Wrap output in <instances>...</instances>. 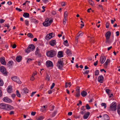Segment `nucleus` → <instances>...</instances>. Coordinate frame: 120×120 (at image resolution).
<instances>
[{"mask_svg":"<svg viewBox=\"0 0 120 120\" xmlns=\"http://www.w3.org/2000/svg\"><path fill=\"white\" fill-rule=\"evenodd\" d=\"M45 79L48 80V81L49 80L50 78L49 76V74L48 73H46V77Z\"/></svg>","mask_w":120,"mask_h":120,"instance_id":"nucleus-34","label":"nucleus"},{"mask_svg":"<svg viewBox=\"0 0 120 120\" xmlns=\"http://www.w3.org/2000/svg\"><path fill=\"white\" fill-rule=\"evenodd\" d=\"M117 112L118 113L120 114V105H119L118 106H117Z\"/></svg>","mask_w":120,"mask_h":120,"instance_id":"nucleus-38","label":"nucleus"},{"mask_svg":"<svg viewBox=\"0 0 120 120\" xmlns=\"http://www.w3.org/2000/svg\"><path fill=\"white\" fill-rule=\"evenodd\" d=\"M99 71L98 70H97L95 71V75H97L99 74Z\"/></svg>","mask_w":120,"mask_h":120,"instance_id":"nucleus-41","label":"nucleus"},{"mask_svg":"<svg viewBox=\"0 0 120 120\" xmlns=\"http://www.w3.org/2000/svg\"><path fill=\"white\" fill-rule=\"evenodd\" d=\"M43 25L45 26H49L50 25V24L49 22H45L43 23Z\"/></svg>","mask_w":120,"mask_h":120,"instance_id":"nucleus-27","label":"nucleus"},{"mask_svg":"<svg viewBox=\"0 0 120 120\" xmlns=\"http://www.w3.org/2000/svg\"><path fill=\"white\" fill-rule=\"evenodd\" d=\"M0 61L1 64L4 65H6V63L4 57H1L0 58Z\"/></svg>","mask_w":120,"mask_h":120,"instance_id":"nucleus-10","label":"nucleus"},{"mask_svg":"<svg viewBox=\"0 0 120 120\" xmlns=\"http://www.w3.org/2000/svg\"><path fill=\"white\" fill-rule=\"evenodd\" d=\"M23 16L25 18H28L29 17V14L27 13H24L23 15Z\"/></svg>","mask_w":120,"mask_h":120,"instance_id":"nucleus-28","label":"nucleus"},{"mask_svg":"<svg viewBox=\"0 0 120 120\" xmlns=\"http://www.w3.org/2000/svg\"><path fill=\"white\" fill-rule=\"evenodd\" d=\"M25 22L26 24L27 25H28L29 24V22L27 20H26L25 21Z\"/></svg>","mask_w":120,"mask_h":120,"instance_id":"nucleus-57","label":"nucleus"},{"mask_svg":"<svg viewBox=\"0 0 120 120\" xmlns=\"http://www.w3.org/2000/svg\"><path fill=\"white\" fill-rule=\"evenodd\" d=\"M35 47L33 44H31L29 45L27 49H26L25 52L27 53H29L31 51H33L35 49Z\"/></svg>","mask_w":120,"mask_h":120,"instance_id":"nucleus-4","label":"nucleus"},{"mask_svg":"<svg viewBox=\"0 0 120 120\" xmlns=\"http://www.w3.org/2000/svg\"><path fill=\"white\" fill-rule=\"evenodd\" d=\"M0 70L1 72L5 75H7L8 72L6 71V68L3 66L0 67Z\"/></svg>","mask_w":120,"mask_h":120,"instance_id":"nucleus-5","label":"nucleus"},{"mask_svg":"<svg viewBox=\"0 0 120 120\" xmlns=\"http://www.w3.org/2000/svg\"><path fill=\"white\" fill-rule=\"evenodd\" d=\"M67 21L66 18H64L63 19V23L65 25Z\"/></svg>","mask_w":120,"mask_h":120,"instance_id":"nucleus-48","label":"nucleus"},{"mask_svg":"<svg viewBox=\"0 0 120 120\" xmlns=\"http://www.w3.org/2000/svg\"><path fill=\"white\" fill-rule=\"evenodd\" d=\"M36 92V91L33 92L31 93L30 95V96L31 97H32L34 94H35Z\"/></svg>","mask_w":120,"mask_h":120,"instance_id":"nucleus-61","label":"nucleus"},{"mask_svg":"<svg viewBox=\"0 0 120 120\" xmlns=\"http://www.w3.org/2000/svg\"><path fill=\"white\" fill-rule=\"evenodd\" d=\"M46 54L47 56L52 58L54 57L56 55V52L55 50H52L47 51Z\"/></svg>","mask_w":120,"mask_h":120,"instance_id":"nucleus-1","label":"nucleus"},{"mask_svg":"<svg viewBox=\"0 0 120 120\" xmlns=\"http://www.w3.org/2000/svg\"><path fill=\"white\" fill-rule=\"evenodd\" d=\"M86 109H90V107L88 104H87L86 106Z\"/></svg>","mask_w":120,"mask_h":120,"instance_id":"nucleus-45","label":"nucleus"},{"mask_svg":"<svg viewBox=\"0 0 120 120\" xmlns=\"http://www.w3.org/2000/svg\"><path fill=\"white\" fill-rule=\"evenodd\" d=\"M89 70H86L85 71L82 72L83 73L84 75H87L89 73Z\"/></svg>","mask_w":120,"mask_h":120,"instance_id":"nucleus-37","label":"nucleus"},{"mask_svg":"<svg viewBox=\"0 0 120 120\" xmlns=\"http://www.w3.org/2000/svg\"><path fill=\"white\" fill-rule=\"evenodd\" d=\"M61 5L62 6H64L65 5V3L64 2H62L61 3Z\"/></svg>","mask_w":120,"mask_h":120,"instance_id":"nucleus-62","label":"nucleus"},{"mask_svg":"<svg viewBox=\"0 0 120 120\" xmlns=\"http://www.w3.org/2000/svg\"><path fill=\"white\" fill-rule=\"evenodd\" d=\"M3 100L4 102H11L12 101L8 97H6L3 98Z\"/></svg>","mask_w":120,"mask_h":120,"instance_id":"nucleus-12","label":"nucleus"},{"mask_svg":"<svg viewBox=\"0 0 120 120\" xmlns=\"http://www.w3.org/2000/svg\"><path fill=\"white\" fill-rule=\"evenodd\" d=\"M3 81L2 79L0 78V86H2L4 85Z\"/></svg>","mask_w":120,"mask_h":120,"instance_id":"nucleus-35","label":"nucleus"},{"mask_svg":"<svg viewBox=\"0 0 120 120\" xmlns=\"http://www.w3.org/2000/svg\"><path fill=\"white\" fill-rule=\"evenodd\" d=\"M109 23L108 22H107L106 24V27L107 28H108L109 27Z\"/></svg>","mask_w":120,"mask_h":120,"instance_id":"nucleus-51","label":"nucleus"},{"mask_svg":"<svg viewBox=\"0 0 120 120\" xmlns=\"http://www.w3.org/2000/svg\"><path fill=\"white\" fill-rule=\"evenodd\" d=\"M116 110V104L115 102H113L111 104L109 107V110L113 111H115Z\"/></svg>","mask_w":120,"mask_h":120,"instance_id":"nucleus-3","label":"nucleus"},{"mask_svg":"<svg viewBox=\"0 0 120 120\" xmlns=\"http://www.w3.org/2000/svg\"><path fill=\"white\" fill-rule=\"evenodd\" d=\"M35 54L36 55L39 57H40L41 56L40 51H35Z\"/></svg>","mask_w":120,"mask_h":120,"instance_id":"nucleus-29","label":"nucleus"},{"mask_svg":"<svg viewBox=\"0 0 120 120\" xmlns=\"http://www.w3.org/2000/svg\"><path fill=\"white\" fill-rule=\"evenodd\" d=\"M23 91L24 92L25 94H26L28 93L29 90L27 88L25 87L23 88Z\"/></svg>","mask_w":120,"mask_h":120,"instance_id":"nucleus-32","label":"nucleus"},{"mask_svg":"<svg viewBox=\"0 0 120 120\" xmlns=\"http://www.w3.org/2000/svg\"><path fill=\"white\" fill-rule=\"evenodd\" d=\"M55 83H52V84L51 86V87H50L51 89H52L53 88V87H54V86H55Z\"/></svg>","mask_w":120,"mask_h":120,"instance_id":"nucleus-52","label":"nucleus"},{"mask_svg":"<svg viewBox=\"0 0 120 120\" xmlns=\"http://www.w3.org/2000/svg\"><path fill=\"white\" fill-rule=\"evenodd\" d=\"M11 79L14 81L18 83L21 84V82L20 81L18 77L16 76H14L11 78Z\"/></svg>","mask_w":120,"mask_h":120,"instance_id":"nucleus-7","label":"nucleus"},{"mask_svg":"<svg viewBox=\"0 0 120 120\" xmlns=\"http://www.w3.org/2000/svg\"><path fill=\"white\" fill-rule=\"evenodd\" d=\"M87 92L84 91H83L81 93V95L83 97H85L87 95Z\"/></svg>","mask_w":120,"mask_h":120,"instance_id":"nucleus-24","label":"nucleus"},{"mask_svg":"<svg viewBox=\"0 0 120 120\" xmlns=\"http://www.w3.org/2000/svg\"><path fill=\"white\" fill-rule=\"evenodd\" d=\"M63 59L66 60V59L65 58L60 59L56 63V66L59 69H62L64 65V60Z\"/></svg>","mask_w":120,"mask_h":120,"instance_id":"nucleus-2","label":"nucleus"},{"mask_svg":"<svg viewBox=\"0 0 120 120\" xmlns=\"http://www.w3.org/2000/svg\"><path fill=\"white\" fill-rule=\"evenodd\" d=\"M12 86H9L7 89L8 92L9 93H11L12 91Z\"/></svg>","mask_w":120,"mask_h":120,"instance_id":"nucleus-25","label":"nucleus"},{"mask_svg":"<svg viewBox=\"0 0 120 120\" xmlns=\"http://www.w3.org/2000/svg\"><path fill=\"white\" fill-rule=\"evenodd\" d=\"M63 52L62 51H60L58 52L57 57L58 58H61L63 56Z\"/></svg>","mask_w":120,"mask_h":120,"instance_id":"nucleus-17","label":"nucleus"},{"mask_svg":"<svg viewBox=\"0 0 120 120\" xmlns=\"http://www.w3.org/2000/svg\"><path fill=\"white\" fill-rule=\"evenodd\" d=\"M6 104L4 103L0 104V108L2 109L5 110Z\"/></svg>","mask_w":120,"mask_h":120,"instance_id":"nucleus-16","label":"nucleus"},{"mask_svg":"<svg viewBox=\"0 0 120 120\" xmlns=\"http://www.w3.org/2000/svg\"><path fill=\"white\" fill-rule=\"evenodd\" d=\"M16 45L15 44H14L13 45L12 47V48H13L14 49V48H16Z\"/></svg>","mask_w":120,"mask_h":120,"instance_id":"nucleus-63","label":"nucleus"},{"mask_svg":"<svg viewBox=\"0 0 120 120\" xmlns=\"http://www.w3.org/2000/svg\"><path fill=\"white\" fill-rule=\"evenodd\" d=\"M14 109V108L12 106L6 104L5 110L9 111L13 110Z\"/></svg>","mask_w":120,"mask_h":120,"instance_id":"nucleus-8","label":"nucleus"},{"mask_svg":"<svg viewBox=\"0 0 120 120\" xmlns=\"http://www.w3.org/2000/svg\"><path fill=\"white\" fill-rule=\"evenodd\" d=\"M5 21V20L3 19H0V23H1L4 22Z\"/></svg>","mask_w":120,"mask_h":120,"instance_id":"nucleus-55","label":"nucleus"},{"mask_svg":"<svg viewBox=\"0 0 120 120\" xmlns=\"http://www.w3.org/2000/svg\"><path fill=\"white\" fill-rule=\"evenodd\" d=\"M46 65L47 67H52L53 66L52 62L50 60H48L46 61Z\"/></svg>","mask_w":120,"mask_h":120,"instance_id":"nucleus-9","label":"nucleus"},{"mask_svg":"<svg viewBox=\"0 0 120 120\" xmlns=\"http://www.w3.org/2000/svg\"><path fill=\"white\" fill-rule=\"evenodd\" d=\"M37 72L36 71H34L32 75L33 76H34L35 75H37Z\"/></svg>","mask_w":120,"mask_h":120,"instance_id":"nucleus-56","label":"nucleus"},{"mask_svg":"<svg viewBox=\"0 0 120 120\" xmlns=\"http://www.w3.org/2000/svg\"><path fill=\"white\" fill-rule=\"evenodd\" d=\"M16 10L19 11H22V10L20 8H16Z\"/></svg>","mask_w":120,"mask_h":120,"instance_id":"nucleus-53","label":"nucleus"},{"mask_svg":"<svg viewBox=\"0 0 120 120\" xmlns=\"http://www.w3.org/2000/svg\"><path fill=\"white\" fill-rule=\"evenodd\" d=\"M31 22L37 24L38 22V21L34 18L32 17L31 19Z\"/></svg>","mask_w":120,"mask_h":120,"instance_id":"nucleus-21","label":"nucleus"},{"mask_svg":"<svg viewBox=\"0 0 120 120\" xmlns=\"http://www.w3.org/2000/svg\"><path fill=\"white\" fill-rule=\"evenodd\" d=\"M55 36V34L54 33L52 32L49 33L47 35L45 38L46 40H48Z\"/></svg>","mask_w":120,"mask_h":120,"instance_id":"nucleus-6","label":"nucleus"},{"mask_svg":"<svg viewBox=\"0 0 120 120\" xmlns=\"http://www.w3.org/2000/svg\"><path fill=\"white\" fill-rule=\"evenodd\" d=\"M98 60H97L94 63V65L95 66H96L98 64Z\"/></svg>","mask_w":120,"mask_h":120,"instance_id":"nucleus-54","label":"nucleus"},{"mask_svg":"<svg viewBox=\"0 0 120 120\" xmlns=\"http://www.w3.org/2000/svg\"><path fill=\"white\" fill-rule=\"evenodd\" d=\"M101 105L102 106H104V108H105L106 107V105L105 103H102L101 104Z\"/></svg>","mask_w":120,"mask_h":120,"instance_id":"nucleus-43","label":"nucleus"},{"mask_svg":"<svg viewBox=\"0 0 120 120\" xmlns=\"http://www.w3.org/2000/svg\"><path fill=\"white\" fill-rule=\"evenodd\" d=\"M43 2L45 4L49 3V0H42Z\"/></svg>","mask_w":120,"mask_h":120,"instance_id":"nucleus-47","label":"nucleus"},{"mask_svg":"<svg viewBox=\"0 0 120 120\" xmlns=\"http://www.w3.org/2000/svg\"><path fill=\"white\" fill-rule=\"evenodd\" d=\"M66 53L67 55L69 56H71L72 53L71 51L69 49H67V50Z\"/></svg>","mask_w":120,"mask_h":120,"instance_id":"nucleus-26","label":"nucleus"},{"mask_svg":"<svg viewBox=\"0 0 120 120\" xmlns=\"http://www.w3.org/2000/svg\"><path fill=\"white\" fill-rule=\"evenodd\" d=\"M14 114V112L13 111H11L10 112L9 114L10 115Z\"/></svg>","mask_w":120,"mask_h":120,"instance_id":"nucleus-60","label":"nucleus"},{"mask_svg":"<svg viewBox=\"0 0 120 120\" xmlns=\"http://www.w3.org/2000/svg\"><path fill=\"white\" fill-rule=\"evenodd\" d=\"M89 3L90 5L92 6H93L94 3L91 0H89Z\"/></svg>","mask_w":120,"mask_h":120,"instance_id":"nucleus-36","label":"nucleus"},{"mask_svg":"<svg viewBox=\"0 0 120 120\" xmlns=\"http://www.w3.org/2000/svg\"><path fill=\"white\" fill-rule=\"evenodd\" d=\"M44 117L42 116H40L38 117L37 118V120H42L43 119Z\"/></svg>","mask_w":120,"mask_h":120,"instance_id":"nucleus-40","label":"nucleus"},{"mask_svg":"<svg viewBox=\"0 0 120 120\" xmlns=\"http://www.w3.org/2000/svg\"><path fill=\"white\" fill-rule=\"evenodd\" d=\"M76 93L75 94L76 97H79L80 96V88L79 87H76Z\"/></svg>","mask_w":120,"mask_h":120,"instance_id":"nucleus-11","label":"nucleus"},{"mask_svg":"<svg viewBox=\"0 0 120 120\" xmlns=\"http://www.w3.org/2000/svg\"><path fill=\"white\" fill-rule=\"evenodd\" d=\"M104 79V77L102 75L99 76L98 77V81L101 83L103 82V80Z\"/></svg>","mask_w":120,"mask_h":120,"instance_id":"nucleus-14","label":"nucleus"},{"mask_svg":"<svg viewBox=\"0 0 120 120\" xmlns=\"http://www.w3.org/2000/svg\"><path fill=\"white\" fill-rule=\"evenodd\" d=\"M116 36H118L119 35V31H117L116 32Z\"/></svg>","mask_w":120,"mask_h":120,"instance_id":"nucleus-64","label":"nucleus"},{"mask_svg":"<svg viewBox=\"0 0 120 120\" xmlns=\"http://www.w3.org/2000/svg\"><path fill=\"white\" fill-rule=\"evenodd\" d=\"M36 112H31V114L32 115L34 116Z\"/></svg>","mask_w":120,"mask_h":120,"instance_id":"nucleus-58","label":"nucleus"},{"mask_svg":"<svg viewBox=\"0 0 120 120\" xmlns=\"http://www.w3.org/2000/svg\"><path fill=\"white\" fill-rule=\"evenodd\" d=\"M111 34V33L110 31H108L106 33L105 35L106 40H108L110 38Z\"/></svg>","mask_w":120,"mask_h":120,"instance_id":"nucleus-15","label":"nucleus"},{"mask_svg":"<svg viewBox=\"0 0 120 120\" xmlns=\"http://www.w3.org/2000/svg\"><path fill=\"white\" fill-rule=\"evenodd\" d=\"M33 60V59L29 58L27 60V62L28 63H29V61H31Z\"/></svg>","mask_w":120,"mask_h":120,"instance_id":"nucleus-50","label":"nucleus"},{"mask_svg":"<svg viewBox=\"0 0 120 120\" xmlns=\"http://www.w3.org/2000/svg\"><path fill=\"white\" fill-rule=\"evenodd\" d=\"M22 56L20 55L16 57V60L18 62H19L21 61L22 60Z\"/></svg>","mask_w":120,"mask_h":120,"instance_id":"nucleus-19","label":"nucleus"},{"mask_svg":"<svg viewBox=\"0 0 120 120\" xmlns=\"http://www.w3.org/2000/svg\"><path fill=\"white\" fill-rule=\"evenodd\" d=\"M16 94L18 97H21L20 94L19 93V90H17L16 91Z\"/></svg>","mask_w":120,"mask_h":120,"instance_id":"nucleus-33","label":"nucleus"},{"mask_svg":"<svg viewBox=\"0 0 120 120\" xmlns=\"http://www.w3.org/2000/svg\"><path fill=\"white\" fill-rule=\"evenodd\" d=\"M106 60V58L105 56H101L100 57V61L101 64H103Z\"/></svg>","mask_w":120,"mask_h":120,"instance_id":"nucleus-13","label":"nucleus"},{"mask_svg":"<svg viewBox=\"0 0 120 120\" xmlns=\"http://www.w3.org/2000/svg\"><path fill=\"white\" fill-rule=\"evenodd\" d=\"M49 44L51 46H54L56 45V41L55 40H52L50 41Z\"/></svg>","mask_w":120,"mask_h":120,"instance_id":"nucleus-18","label":"nucleus"},{"mask_svg":"<svg viewBox=\"0 0 120 120\" xmlns=\"http://www.w3.org/2000/svg\"><path fill=\"white\" fill-rule=\"evenodd\" d=\"M83 35V34L82 33H80L79 34V35H78V36H77V37H76V40L77 41H78V37H79L80 36H82Z\"/></svg>","mask_w":120,"mask_h":120,"instance_id":"nucleus-44","label":"nucleus"},{"mask_svg":"<svg viewBox=\"0 0 120 120\" xmlns=\"http://www.w3.org/2000/svg\"><path fill=\"white\" fill-rule=\"evenodd\" d=\"M68 43V41L67 40H66L64 41V44L66 46H68V45L67 44Z\"/></svg>","mask_w":120,"mask_h":120,"instance_id":"nucleus-46","label":"nucleus"},{"mask_svg":"<svg viewBox=\"0 0 120 120\" xmlns=\"http://www.w3.org/2000/svg\"><path fill=\"white\" fill-rule=\"evenodd\" d=\"M110 60L109 59H107L104 65L106 67L108 65V64L110 62Z\"/></svg>","mask_w":120,"mask_h":120,"instance_id":"nucleus-30","label":"nucleus"},{"mask_svg":"<svg viewBox=\"0 0 120 120\" xmlns=\"http://www.w3.org/2000/svg\"><path fill=\"white\" fill-rule=\"evenodd\" d=\"M13 62L12 61L10 60L8 61V63L7 65L8 67H10L12 66L13 65Z\"/></svg>","mask_w":120,"mask_h":120,"instance_id":"nucleus-23","label":"nucleus"},{"mask_svg":"<svg viewBox=\"0 0 120 120\" xmlns=\"http://www.w3.org/2000/svg\"><path fill=\"white\" fill-rule=\"evenodd\" d=\"M68 14V12L67 11H65L64 14V18H67V17Z\"/></svg>","mask_w":120,"mask_h":120,"instance_id":"nucleus-39","label":"nucleus"},{"mask_svg":"<svg viewBox=\"0 0 120 120\" xmlns=\"http://www.w3.org/2000/svg\"><path fill=\"white\" fill-rule=\"evenodd\" d=\"M106 91L109 95L110 94V90L109 89H106Z\"/></svg>","mask_w":120,"mask_h":120,"instance_id":"nucleus-42","label":"nucleus"},{"mask_svg":"<svg viewBox=\"0 0 120 120\" xmlns=\"http://www.w3.org/2000/svg\"><path fill=\"white\" fill-rule=\"evenodd\" d=\"M34 76H33V75L30 78V80H31L33 81L34 80Z\"/></svg>","mask_w":120,"mask_h":120,"instance_id":"nucleus-59","label":"nucleus"},{"mask_svg":"<svg viewBox=\"0 0 120 120\" xmlns=\"http://www.w3.org/2000/svg\"><path fill=\"white\" fill-rule=\"evenodd\" d=\"M110 118L109 116L107 114H104L103 115V119L104 120H109Z\"/></svg>","mask_w":120,"mask_h":120,"instance_id":"nucleus-22","label":"nucleus"},{"mask_svg":"<svg viewBox=\"0 0 120 120\" xmlns=\"http://www.w3.org/2000/svg\"><path fill=\"white\" fill-rule=\"evenodd\" d=\"M27 36L31 38H34V37L33 35H32V33H28L27 34Z\"/></svg>","mask_w":120,"mask_h":120,"instance_id":"nucleus-31","label":"nucleus"},{"mask_svg":"<svg viewBox=\"0 0 120 120\" xmlns=\"http://www.w3.org/2000/svg\"><path fill=\"white\" fill-rule=\"evenodd\" d=\"M56 13V12L54 10H52V14L53 15H55Z\"/></svg>","mask_w":120,"mask_h":120,"instance_id":"nucleus-49","label":"nucleus"},{"mask_svg":"<svg viewBox=\"0 0 120 120\" xmlns=\"http://www.w3.org/2000/svg\"><path fill=\"white\" fill-rule=\"evenodd\" d=\"M90 112H87L86 113H85L83 116L84 119H86L88 117L90 114Z\"/></svg>","mask_w":120,"mask_h":120,"instance_id":"nucleus-20","label":"nucleus"}]
</instances>
